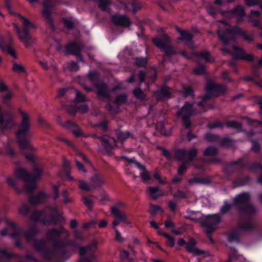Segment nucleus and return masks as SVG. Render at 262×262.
I'll list each match as a JSON object with an SVG mask.
<instances>
[{"instance_id":"42","label":"nucleus","mask_w":262,"mask_h":262,"mask_svg":"<svg viewBox=\"0 0 262 262\" xmlns=\"http://www.w3.org/2000/svg\"><path fill=\"white\" fill-rule=\"evenodd\" d=\"M217 154V149L213 147H209L206 148L204 151V154L206 156H214Z\"/></svg>"},{"instance_id":"19","label":"nucleus","mask_w":262,"mask_h":262,"mask_svg":"<svg viewBox=\"0 0 262 262\" xmlns=\"http://www.w3.org/2000/svg\"><path fill=\"white\" fill-rule=\"evenodd\" d=\"M154 96L157 100H160L170 98L171 93L168 88L163 87L161 90L155 92Z\"/></svg>"},{"instance_id":"46","label":"nucleus","mask_w":262,"mask_h":262,"mask_svg":"<svg viewBox=\"0 0 262 262\" xmlns=\"http://www.w3.org/2000/svg\"><path fill=\"white\" fill-rule=\"evenodd\" d=\"M226 125L229 127L236 129H239L241 128V124L239 123L234 121L228 122V123H227Z\"/></svg>"},{"instance_id":"43","label":"nucleus","mask_w":262,"mask_h":262,"mask_svg":"<svg viewBox=\"0 0 262 262\" xmlns=\"http://www.w3.org/2000/svg\"><path fill=\"white\" fill-rule=\"evenodd\" d=\"M174 199L176 200H180L187 198L186 193L181 190H178L176 193L173 194Z\"/></svg>"},{"instance_id":"40","label":"nucleus","mask_w":262,"mask_h":262,"mask_svg":"<svg viewBox=\"0 0 262 262\" xmlns=\"http://www.w3.org/2000/svg\"><path fill=\"white\" fill-rule=\"evenodd\" d=\"M127 96L125 94L117 95L116 97L115 103L117 105L124 103L126 101Z\"/></svg>"},{"instance_id":"38","label":"nucleus","mask_w":262,"mask_h":262,"mask_svg":"<svg viewBox=\"0 0 262 262\" xmlns=\"http://www.w3.org/2000/svg\"><path fill=\"white\" fill-rule=\"evenodd\" d=\"M200 56L203 59L208 63H212L214 61L213 58L208 51L202 52L200 54Z\"/></svg>"},{"instance_id":"15","label":"nucleus","mask_w":262,"mask_h":262,"mask_svg":"<svg viewBox=\"0 0 262 262\" xmlns=\"http://www.w3.org/2000/svg\"><path fill=\"white\" fill-rule=\"evenodd\" d=\"M63 126L71 130L75 136H84L82 130L75 122L71 121H68L65 123ZM84 137H86L87 136H84Z\"/></svg>"},{"instance_id":"47","label":"nucleus","mask_w":262,"mask_h":262,"mask_svg":"<svg viewBox=\"0 0 262 262\" xmlns=\"http://www.w3.org/2000/svg\"><path fill=\"white\" fill-rule=\"evenodd\" d=\"M154 177L155 179L158 181L159 183L161 185H164L167 183L166 179L162 180L161 179L160 174L157 172L154 173Z\"/></svg>"},{"instance_id":"41","label":"nucleus","mask_w":262,"mask_h":262,"mask_svg":"<svg viewBox=\"0 0 262 262\" xmlns=\"http://www.w3.org/2000/svg\"><path fill=\"white\" fill-rule=\"evenodd\" d=\"M149 212L152 215H155L158 212H163V209L159 205H150Z\"/></svg>"},{"instance_id":"63","label":"nucleus","mask_w":262,"mask_h":262,"mask_svg":"<svg viewBox=\"0 0 262 262\" xmlns=\"http://www.w3.org/2000/svg\"><path fill=\"white\" fill-rule=\"evenodd\" d=\"M223 124L220 122H215L213 124H210L208 125V128H213L215 127H222Z\"/></svg>"},{"instance_id":"54","label":"nucleus","mask_w":262,"mask_h":262,"mask_svg":"<svg viewBox=\"0 0 262 262\" xmlns=\"http://www.w3.org/2000/svg\"><path fill=\"white\" fill-rule=\"evenodd\" d=\"M83 203L90 209H91L93 205V202L86 197L82 198Z\"/></svg>"},{"instance_id":"39","label":"nucleus","mask_w":262,"mask_h":262,"mask_svg":"<svg viewBox=\"0 0 262 262\" xmlns=\"http://www.w3.org/2000/svg\"><path fill=\"white\" fill-rule=\"evenodd\" d=\"M72 91L75 93L76 97L74 101L75 102H82L86 100L85 96L76 90L73 89Z\"/></svg>"},{"instance_id":"37","label":"nucleus","mask_w":262,"mask_h":262,"mask_svg":"<svg viewBox=\"0 0 262 262\" xmlns=\"http://www.w3.org/2000/svg\"><path fill=\"white\" fill-rule=\"evenodd\" d=\"M159 234L167 238L166 245L169 247H173L175 244V240L171 236L164 232H158Z\"/></svg>"},{"instance_id":"32","label":"nucleus","mask_w":262,"mask_h":262,"mask_svg":"<svg viewBox=\"0 0 262 262\" xmlns=\"http://www.w3.org/2000/svg\"><path fill=\"white\" fill-rule=\"evenodd\" d=\"M116 136L118 140L121 142L124 141L127 139L132 137V134L127 131L118 130L116 132Z\"/></svg>"},{"instance_id":"59","label":"nucleus","mask_w":262,"mask_h":262,"mask_svg":"<svg viewBox=\"0 0 262 262\" xmlns=\"http://www.w3.org/2000/svg\"><path fill=\"white\" fill-rule=\"evenodd\" d=\"M182 92L185 96H188L192 93V90L190 87H184L183 88Z\"/></svg>"},{"instance_id":"1","label":"nucleus","mask_w":262,"mask_h":262,"mask_svg":"<svg viewBox=\"0 0 262 262\" xmlns=\"http://www.w3.org/2000/svg\"><path fill=\"white\" fill-rule=\"evenodd\" d=\"M21 122L18 126V130L16 133L17 140L22 148H27L32 150L33 149V148L29 141V139L32 137V134L30 132L29 116L25 112H21Z\"/></svg>"},{"instance_id":"17","label":"nucleus","mask_w":262,"mask_h":262,"mask_svg":"<svg viewBox=\"0 0 262 262\" xmlns=\"http://www.w3.org/2000/svg\"><path fill=\"white\" fill-rule=\"evenodd\" d=\"M228 14L237 18V22H239L242 21L245 15V10L243 7L237 6L233 10L229 12Z\"/></svg>"},{"instance_id":"48","label":"nucleus","mask_w":262,"mask_h":262,"mask_svg":"<svg viewBox=\"0 0 262 262\" xmlns=\"http://www.w3.org/2000/svg\"><path fill=\"white\" fill-rule=\"evenodd\" d=\"M252 169L259 174H262V166L260 164L258 163L252 166Z\"/></svg>"},{"instance_id":"27","label":"nucleus","mask_w":262,"mask_h":262,"mask_svg":"<svg viewBox=\"0 0 262 262\" xmlns=\"http://www.w3.org/2000/svg\"><path fill=\"white\" fill-rule=\"evenodd\" d=\"M111 211L120 222H122L127 225L130 224L127 219L126 215L121 212L119 210H117L116 208H112Z\"/></svg>"},{"instance_id":"36","label":"nucleus","mask_w":262,"mask_h":262,"mask_svg":"<svg viewBox=\"0 0 262 262\" xmlns=\"http://www.w3.org/2000/svg\"><path fill=\"white\" fill-rule=\"evenodd\" d=\"M112 4V2L110 0H98L99 7L103 11H109V6Z\"/></svg>"},{"instance_id":"20","label":"nucleus","mask_w":262,"mask_h":262,"mask_svg":"<svg viewBox=\"0 0 262 262\" xmlns=\"http://www.w3.org/2000/svg\"><path fill=\"white\" fill-rule=\"evenodd\" d=\"M147 191L148 196L154 200L164 195L163 191L158 187H149Z\"/></svg>"},{"instance_id":"7","label":"nucleus","mask_w":262,"mask_h":262,"mask_svg":"<svg viewBox=\"0 0 262 262\" xmlns=\"http://www.w3.org/2000/svg\"><path fill=\"white\" fill-rule=\"evenodd\" d=\"M227 89L222 85L215 84L212 81H208L205 88L206 94L204 96L203 101L199 102L198 105L203 106L206 100L210 99L212 96L219 95L224 94Z\"/></svg>"},{"instance_id":"13","label":"nucleus","mask_w":262,"mask_h":262,"mask_svg":"<svg viewBox=\"0 0 262 262\" xmlns=\"http://www.w3.org/2000/svg\"><path fill=\"white\" fill-rule=\"evenodd\" d=\"M6 224L7 225V228L2 230L1 233L2 235H9L10 237H14L17 234V227L15 225L10 222L8 220L6 221Z\"/></svg>"},{"instance_id":"35","label":"nucleus","mask_w":262,"mask_h":262,"mask_svg":"<svg viewBox=\"0 0 262 262\" xmlns=\"http://www.w3.org/2000/svg\"><path fill=\"white\" fill-rule=\"evenodd\" d=\"M133 94L137 99L142 101L145 100L146 97V95L141 90L140 88L134 89L133 91Z\"/></svg>"},{"instance_id":"62","label":"nucleus","mask_w":262,"mask_h":262,"mask_svg":"<svg viewBox=\"0 0 262 262\" xmlns=\"http://www.w3.org/2000/svg\"><path fill=\"white\" fill-rule=\"evenodd\" d=\"M217 138V136L209 134H206L205 136V139L209 141H215L216 140Z\"/></svg>"},{"instance_id":"6","label":"nucleus","mask_w":262,"mask_h":262,"mask_svg":"<svg viewBox=\"0 0 262 262\" xmlns=\"http://www.w3.org/2000/svg\"><path fill=\"white\" fill-rule=\"evenodd\" d=\"M152 41L155 46L164 51L167 56L175 53L171 45L170 38L166 33L153 38Z\"/></svg>"},{"instance_id":"53","label":"nucleus","mask_w":262,"mask_h":262,"mask_svg":"<svg viewBox=\"0 0 262 262\" xmlns=\"http://www.w3.org/2000/svg\"><path fill=\"white\" fill-rule=\"evenodd\" d=\"M205 67H197V68L194 70V73L196 75L203 74L205 73Z\"/></svg>"},{"instance_id":"56","label":"nucleus","mask_w":262,"mask_h":262,"mask_svg":"<svg viewBox=\"0 0 262 262\" xmlns=\"http://www.w3.org/2000/svg\"><path fill=\"white\" fill-rule=\"evenodd\" d=\"M64 25L68 28V29H72L73 27L74 23L73 22L70 20L68 19H64L63 20Z\"/></svg>"},{"instance_id":"58","label":"nucleus","mask_w":262,"mask_h":262,"mask_svg":"<svg viewBox=\"0 0 262 262\" xmlns=\"http://www.w3.org/2000/svg\"><path fill=\"white\" fill-rule=\"evenodd\" d=\"M29 208L27 205H23L19 208V212L23 215H25L27 213Z\"/></svg>"},{"instance_id":"52","label":"nucleus","mask_w":262,"mask_h":262,"mask_svg":"<svg viewBox=\"0 0 262 262\" xmlns=\"http://www.w3.org/2000/svg\"><path fill=\"white\" fill-rule=\"evenodd\" d=\"M233 143V141L232 140L229 139L228 138H224L221 141V144L222 146L225 147H227L230 146Z\"/></svg>"},{"instance_id":"50","label":"nucleus","mask_w":262,"mask_h":262,"mask_svg":"<svg viewBox=\"0 0 262 262\" xmlns=\"http://www.w3.org/2000/svg\"><path fill=\"white\" fill-rule=\"evenodd\" d=\"M260 0H245V2L246 5L248 6H253L259 4Z\"/></svg>"},{"instance_id":"28","label":"nucleus","mask_w":262,"mask_h":262,"mask_svg":"<svg viewBox=\"0 0 262 262\" xmlns=\"http://www.w3.org/2000/svg\"><path fill=\"white\" fill-rule=\"evenodd\" d=\"M0 48L3 52L8 53L14 58H16V53L15 49L11 46H5L3 40H0Z\"/></svg>"},{"instance_id":"61","label":"nucleus","mask_w":262,"mask_h":262,"mask_svg":"<svg viewBox=\"0 0 262 262\" xmlns=\"http://www.w3.org/2000/svg\"><path fill=\"white\" fill-rule=\"evenodd\" d=\"M8 91V88L7 86L5 84V83L2 81H0V92H7Z\"/></svg>"},{"instance_id":"4","label":"nucleus","mask_w":262,"mask_h":262,"mask_svg":"<svg viewBox=\"0 0 262 262\" xmlns=\"http://www.w3.org/2000/svg\"><path fill=\"white\" fill-rule=\"evenodd\" d=\"M15 176L22 179L26 183V190L27 192H31L36 186V182L40 177V171L35 169L32 176L29 175L24 168H18L15 171Z\"/></svg>"},{"instance_id":"2","label":"nucleus","mask_w":262,"mask_h":262,"mask_svg":"<svg viewBox=\"0 0 262 262\" xmlns=\"http://www.w3.org/2000/svg\"><path fill=\"white\" fill-rule=\"evenodd\" d=\"M88 77L92 84L94 85L97 90V93L98 97L103 100H107L110 98L111 93L117 90L122 89L121 85L116 86L110 92L107 91L106 86L102 82L98 80L99 74L97 72L92 71L89 73Z\"/></svg>"},{"instance_id":"5","label":"nucleus","mask_w":262,"mask_h":262,"mask_svg":"<svg viewBox=\"0 0 262 262\" xmlns=\"http://www.w3.org/2000/svg\"><path fill=\"white\" fill-rule=\"evenodd\" d=\"M197 150L196 149H192L189 151H186L185 149H180L176 151V158L180 161H184L185 164L181 165L178 168V172L180 174H183L187 167L186 166V163L191 162L193 159L196 156Z\"/></svg>"},{"instance_id":"45","label":"nucleus","mask_w":262,"mask_h":262,"mask_svg":"<svg viewBox=\"0 0 262 262\" xmlns=\"http://www.w3.org/2000/svg\"><path fill=\"white\" fill-rule=\"evenodd\" d=\"M79 187L80 189L84 191H90L92 188V186H89L88 184L84 181H80L79 182Z\"/></svg>"},{"instance_id":"64","label":"nucleus","mask_w":262,"mask_h":262,"mask_svg":"<svg viewBox=\"0 0 262 262\" xmlns=\"http://www.w3.org/2000/svg\"><path fill=\"white\" fill-rule=\"evenodd\" d=\"M252 149L256 152L258 151L260 149L259 144L257 142L253 141L252 143Z\"/></svg>"},{"instance_id":"14","label":"nucleus","mask_w":262,"mask_h":262,"mask_svg":"<svg viewBox=\"0 0 262 262\" xmlns=\"http://www.w3.org/2000/svg\"><path fill=\"white\" fill-rule=\"evenodd\" d=\"M112 20L116 25L128 27L131 22L125 15H115L112 16Z\"/></svg>"},{"instance_id":"25","label":"nucleus","mask_w":262,"mask_h":262,"mask_svg":"<svg viewBox=\"0 0 262 262\" xmlns=\"http://www.w3.org/2000/svg\"><path fill=\"white\" fill-rule=\"evenodd\" d=\"M124 6L127 10H130L132 9L134 13L141 8V4L136 0H128L127 3L124 4Z\"/></svg>"},{"instance_id":"8","label":"nucleus","mask_w":262,"mask_h":262,"mask_svg":"<svg viewBox=\"0 0 262 262\" xmlns=\"http://www.w3.org/2000/svg\"><path fill=\"white\" fill-rule=\"evenodd\" d=\"M249 195L248 193H243L237 195L234 199V204L237 206L239 212L246 214H250L255 211L254 208L249 204Z\"/></svg>"},{"instance_id":"22","label":"nucleus","mask_w":262,"mask_h":262,"mask_svg":"<svg viewBox=\"0 0 262 262\" xmlns=\"http://www.w3.org/2000/svg\"><path fill=\"white\" fill-rule=\"evenodd\" d=\"M196 243L193 239H191L188 243L186 244V248L187 251L194 255H199L204 253V251L198 249L195 247Z\"/></svg>"},{"instance_id":"18","label":"nucleus","mask_w":262,"mask_h":262,"mask_svg":"<svg viewBox=\"0 0 262 262\" xmlns=\"http://www.w3.org/2000/svg\"><path fill=\"white\" fill-rule=\"evenodd\" d=\"M192 38L193 36L192 34L189 32L186 31L181 32V36L178 39V41H183L186 46L190 48H192L193 46L192 41Z\"/></svg>"},{"instance_id":"24","label":"nucleus","mask_w":262,"mask_h":262,"mask_svg":"<svg viewBox=\"0 0 262 262\" xmlns=\"http://www.w3.org/2000/svg\"><path fill=\"white\" fill-rule=\"evenodd\" d=\"M137 167L141 170L140 177L144 182H147L151 180L150 172L145 167L138 162H135Z\"/></svg>"},{"instance_id":"9","label":"nucleus","mask_w":262,"mask_h":262,"mask_svg":"<svg viewBox=\"0 0 262 262\" xmlns=\"http://www.w3.org/2000/svg\"><path fill=\"white\" fill-rule=\"evenodd\" d=\"M192 106L193 104L186 103L177 113L178 116L182 117L183 123L186 127H189L191 125L189 118L196 114L193 110Z\"/></svg>"},{"instance_id":"30","label":"nucleus","mask_w":262,"mask_h":262,"mask_svg":"<svg viewBox=\"0 0 262 262\" xmlns=\"http://www.w3.org/2000/svg\"><path fill=\"white\" fill-rule=\"evenodd\" d=\"M97 249V245L96 244L86 247H80L79 248V253L81 255L84 254H90L94 252Z\"/></svg>"},{"instance_id":"23","label":"nucleus","mask_w":262,"mask_h":262,"mask_svg":"<svg viewBox=\"0 0 262 262\" xmlns=\"http://www.w3.org/2000/svg\"><path fill=\"white\" fill-rule=\"evenodd\" d=\"M43 5L45 7V9L42 11L43 15L46 18V19L48 20L51 28L54 29V28L53 22L51 19L50 12L49 11V9L51 7V5L48 1H46L43 2Z\"/></svg>"},{"instance_id":"33","label":"nucleus","mask_w":262,"mask_h":262,"mask_svg":"<svg viewBox=\"0 0 262 262\" xmlns=\"http://www.w3.org/2000/svg\"><path fill=\"white\" fill-rule=\"evenodd\" d=\"M91 181L92 184V188L100 187L104 184V182L100 178H99V177L97 175L92 177L91 179Z\"/></svg>"},{"instance_id":"21","label":"nucleus","mask_w":262,"mask_h":262,"mask_svg":"<svg viewBox=\"0 0 262 262\" xmlns=\"http://www.w3.org/2000/svg\"><path fill=\"white\" fill-rule=\"evenodd\" d=\"M18 38L23 42L26 48L32 46L35 42V39L30 35L29 33H23L19 35Z\"/></svg>"},{"instance_id":"12","label":"nucleus","mask_w":262,"mask_h":262,"mask_svg":"<svg viewBox=\"0 0 262 262\" xmlns=\"http://www.w3.org/2000/svg\"><path fill=\"white\" fill-rule=\"evenodd\" d=\"M84 48L83 45L81 42H72L67 45L66 50L69 54L75 55L79 60H82L80 52Z\"/></svg>"},{"instance_id":"51","label":"nucleus","mask_w":262,"mask_h":262,"mask_svg":"<svg viewBox=\"0 0 262 262\" xmlns=\"http://www.w3.org/2000/svg\"><path fill=\"white\" fill-rule=\"evenodd\" d=\"M62 195L63 197V202L64 203L67 204L71 202V200L68 198L69 193L67 190H63Z\"/></svg>"},{"instance_id":"60","label":"nucleus","mask_w":262,"mask_h":262,"mask_svg":"<svg viewBox=\"0 0 262 262\" xmlns=\"http://www.w3.org/2000/svg\"><path fill=\"white\" fill-rule=\"evenodd\" d=\"M115 233H116V237L115 239L120 242L122 243L123 242V238L122 237L121 233L119 231V230L117 229H115Z\"/></svg>"},{"instance_id":"10","label":"nucleus","mask_w":262,"mask_h":262,"mask_svg":"<svg viewBox=\"0 0 262 262\" xmlns=\"http://www.w3.org/2000/svg\"><path fill=\"white\" fill-rule=\"evenodd\" d=\"M15 125L12 116L10 114L4 115L0 106V135L5 134L7 130Z\"/></svg>"},{"instance_id":"29","label":"nucleus","mask_w":262,"mask_h":262,"mask_svg":"<svg viewBox=\"0 0 262 262\" xmlns=\"http://www.w3.org/2000/svg\"><path fill=\"white\" fill-rule=\"evenodd\" d=\"M46 198V194L45 192H41L36 196L31 197L29 199V202L32 205H35L43 202Z\"/></svg>"},{"instance_id":"44","label":"nucleus","mask_w":262,"mask_h":262,"mask_svg":"<svg viewBox=\"0 0 262 262\" xmlns=\"http://www.w3.org/2000/svg\"><path fill=\"white\" fill-rule=\"evenodd\" d=\"M147 63V59L145 58L137 57L135 60L136 66H145Z\"/></svg>"},{"instance_id":"11","label":"nucleus","mask_w":262,"mask_h":262,"mask_svg":"<svg viewBox=\"0 0 262 262\" xmlns=\"http://www.w3.org/2000/svg\"><path fill=\"white\" fill-rule=\"evenodd\" d=\"M220 222V218L217 214L209 215L201 222V226L207 234H209L214 229L215 226Z\"/></svg>"},{"instance_id":"34","label":"nucleus","mask_w":262,"mask_h":262,"mask_svg":"<svg viewBox=\"0 0 262 262\" xmlns=\"http://www.w3.org/2000/svg\"><path fill=\"white\" fill-rule=\"evenodd\" d=\"M88 111V107L86 105L83 104L77 108L74 107H70L68 109V111L71 114H74L76 112H78L80 113H85Z\"/></svg>"},{"instance_id":"31","label":"nucleus","mask_w":262,"mask_h":262,"mask_svg":"<svg viewBox=\"0 0 262 262\" xmlns=\"http://www.w3.org/2000/svg\"><path fill=\"white\" fill-rule=\"evenodd\" d=\"M17 15L23 20V27L24 33H29L28 30L30 28L34 27L33 24L26 18L21 16L19 14H18Z\"/></svg>"},{"instance_id":"26","label":"nucleus","mask_w":262,"mask_h":262,"mask_svg":"<svg viewBox=\"0 0 262 262\" xmlns=\"http://www.w3.org/2000/svg\"><path fill=\"white\" fill-rule=\"evenodd\" d=\"M53 212H56V209H46L45 210H43L42 211H36L34 212L32 216L31 219L32 220H36V219H40L42 216L43 215H47V214H49L50 215H52L53 214Z\"/></svg>"},{"instance_id":"55","label":"nucleus","mask_w":262,"mask_h":262,"mask_svg":"<svg viewBox=\"0 0 262 262\" xmlns=\"http://www.w3.org/2000/svg\"><path fill=\"white\" fill-rule=\"evenodd\" d=\"M255 102L259 105L260 111L259 113L260 115H262V97L260 96L256 97L255 98Z\"/></svg>"},{"instance_id":"57","label":"nucleus","mask_w":262,"mask_h":262,"mask_svg":"<svg viewBox=\"0 0 262 262\" xmlns=\"http://www.w3.org/2000/svg\"><path fill=\"white\" fill-rule=\"evenodd\" d=\"M231 206V204L228 203H225L221 209V212L222 213H225L227 212L230 209Z\"/></svg>"},{"instance_id":"49","label":"nucleus","mask_w":262,"mask_h":262,"mask_svg":"<svg viewBox=\"0 0 262 262\" xmlns=\"http://www.w3.org/2000/svg\"><path fill=\"white\" fill-rule=\"evenodd\" d=\"M12 71L13 72L18 74H23L26 72L24 67H13Z\"/></svg>"},{"instance_id":"16","label":"nucleus","mask_w":262,"mask_h":262,"mask_svg":"<svg viewBox=\"0 0 262 262\" xmlns=\"http://www.w3.org/2000/svg\"><path fill=\"white\" fill-rule=\"evenodd\" d=\"M102 141V144L107 152L112 150L114 147H117V141L113 137H108L105 139L104 137L99 138Z\"/></svg>"},{"instance_id":"3","label":"nucleus","mask_w":262,"mask_h":262,"mask_svg":"<svg viewBox=\"0 0 262 262\" xmlns=\"http://www.w3.org/2000/svg\"><path fill=\"white\" fill-rule=\"evenodd\" d=\"M236 34L242 35L244 39L248 42H252L253 40L252 36L247 34L245 31L237 26H234L231 30L220 29L217 31L220 40L225 45L228 44L231 40H233L235 35Z\"/></svg>"}]
</instances>
